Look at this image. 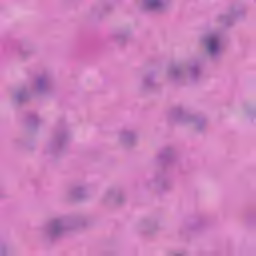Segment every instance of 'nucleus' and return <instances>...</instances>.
I'll use <instances>...</instances> for the list:
<instances>
[{
    "instance_id": "f257e3e1",
    "label": "nucleus",
    "mask_w": 256,
    "mask_h": 256,
    "mask_svg": "<svg viewBox=\"0 0 256 256\" xmlns=\"http://www.w3.org/2000/svg\"><path fill=\"white\" fill-rule=\"evenodd\" d=\"M87 225L85 216H59L52 218L40 230V236L44 241H55L61 239L67 233L77 231Z\"/></svg>"
},
{
    "instance_id": "f03ea898",
    "label": "nucleus",
    "mask_w": 256,
    "mask_h": 256,
    "mask_svg": "<svg viewBox=\"0 0 256 256\" xmlns=\"http://www.w3.org/2000/svg\"><path fill=\"white\" fill-rule=\"evenodd\" d=\"M203 71L201 65L197 62L190 64H174L168 67L167 77L172 83H184V81H192L195 83L201 79Z\"/></svg>"
},
{
    "instance_id": "7ed1b4c3",
    "label": "nucleus",
    "mask_w": 256,
    "mask_h": 256,
    "mask_svg": "<svg viewBox=\"0 0 256 256\" xmlns=\"http://www.w3.org/2000/svg\"><path fill=\"white\" fill-rule=\"evenodd\" d=\"M205 55L210 61H219L223 57V35L219 31H211L200 37Z\"/></svg>"
},
{
    "instance_id": "20e7f679",
    "label": "nucleus",
    "mask_w": 256,
    "mask_h": 256,
    "mask_svg": "<svg viewBox=\"0 0 256 256\" xmlns=\"http://www.w3.org/2000/svg\"><path fill=\"white\" fill-rule=\"evenodd\" d=\"M247 15V8L241 2H234L230 4L226 13L218 14L215 18L216 23L223 25V27H233L236 19H242Z\"/></svg>"
},
{
    "instance_id": "39448f33",
    "label": "nucleus",
    "mask_w": 256,
    "mask_h": 256,
    "mask_svg": "<svg viewBox=\"0 0 256 256\" xmlns=\"http://www.w3.org/2000/svg\"><path fill=\"white\" fill-rule=\"evenodd\" d=\"M69 143V132L65 128H56L52 134V139L45 147L46 155H60L67 149Z\"/></svg>"
},
{
    "instance_id": "423d86ee",
    "label": "nucleus",
    "mask_w": 256,
    "mask_h": 256,
    "mask_svg": "<svg viewBox=\"0 0 256 256\" xmlns=\"http://www.w3.org/2000/svg\"><path fill=\"white\" fill-rule=\"evenodd\" d=\"M171 115L175 119V121H179V123H192L197 133H204V131H207V118L188 114L181 106L175 107L172 110Z\"/></svg>"
},
{
    "instance_id": "0eeeda50",
    "label": "nucleus",
    "mask_w": 256,
    "mask_h": 256,
    "mask_svg": "<svg viewBox=\"0 0 256 256\" xmlns=\"http://www.w3.org/2000/svg\"><path fill=\"white\" fill-rule=\"evenodd\" d=\"M33 91L36 95H47L53 91V82L49 74H41L34 80Z\"/></svg>"
},
{
    "instance_id": "6e6552de",
    "label": "nucleus",
    "mask_w": 256,
    "mask_h": 256,
    "mask_svg": "<svg viewBox=\"0 0 256 256\" xmlns=\"http://www.w3.org/2000/svg\"><path fill=\"white\" fill-rule=\"evenodd\" d=\"M142 7L144 11H149L150 13H167L169 7H171V0H143Z\"/></svg>"
},
{
    "instance_id": "1a4fd4ad",
    "label": "nucleus",
    "mask_w": 256,
    "mask_h": 256,
    "mask_svg": "<svg viewBox=\"0 0 256 256\" xmlns=\"http://www.w3.org/2000/svg\"><path fill=\"white\" fill-rule=\"evenodd\" d=\"M138 231L151 237L159 231V219L155 217L145 218L138 224Z\"/></svg>"
},
{
    "instance_id": "9d476101",
    "label": "nucleus",
    "mask_w": 256,
    "mask_h": 256,
    "mask_svg": "<svg viewBox=\"0 0 256 256\" xmlns=\"http://www.w3.org/2000/svg\"><path fill=\"white\" fill-rule=\"evenodd\" d=\"M117 139L123 147H133L137 143L138 134L131 129H122L118 132Z\"/></svg>"
},
{
    "instance_id": "9b49d317",
    "label": "nucleus",
    "mask_w": 256,
    "mask_h": 256,
    "mask_svg": "<svg viewBox=\"0 0 256 256\" xmlns=\"http://www.w3.org/2000/svg\"><path fill=\"white\" fill-rule=\"evenodd\" d=\"M126 199L125 193L120 188H110L102 197L104 203H115L116 205H122Z\"/></svg>"
},
{
    "instance_id": "f8f14e48",
    "label": "nucleus",
    "mask_w": 256,
    "mask_h": 256,
    "mask_svg": "<svg viewBox=\"0 0 256 256\" xmlns=\"http://www.w3.org/2000/svg\"><path fill=\"white\" fill-rule=\"evenodd\" d=\"M175 163V149L172 147L165 148L155 159L154 165H173Z\"/></svg>"
},
{
    "instance_id": "ddd939ff",
    "label": "nucleus",
    "mask_w": 256,
    "mask_h": 256,
    "mask_svg": "<svg viewBox=\"0 0 256 256\" xmlns=\"http://www.w3.org/2000/svg\"><path fill=\"white\" fill-rule=\"evenodd\" d=\"M66 199L68 201H83V199H87V186L77 185L70 188L66 193Z\"/></svg>"
},
{
    "instance_id": "4468645a",
    "label": "nucleus",
    "mask_w": 256,
    "mask_h": 256,
    "mask_svg": "<svg viewBox=\"0 0 256 256\" xmlns=\"http://www.w3.org/2000/svg\"><path fill=\"white\" fill-rule=\"evenodd\" d=\"M13 51L20 61H27L33 55V48L27 42L15 45Z\"/></svg>"
},
{
    "instance_id": "2eb2a0df",
    "label": "nucleus",
    "mask_w": 256,
    "mask_h": 256,
    "mask_svg": "<svg viewBox=\"0 0 256 256\" xmlns=\"http://www.w3.org/2000/svg\"><path fill=\"white\" fill-rule=\"evenodd\" d=\"M154 183L157 185L158 190L161 192L171 191V189H173V182L165 173L157 174L154 178Z\"/></svg>"
},
{
    "instance_id": "dca6fc26",
    "label": "nucleus",
    "mask_w": 256,
    "mask_h": 256,
    "mask_svg": "<svg viewBox=\"0 0 256 256\" xmlns=\"http://www.w3.org/2000/svg\"><path fill=\"white\" fill-rule=\"evenodd\" d=\"M157 89V83L155 82V74H146L139 85L140 91H155Z\"/></svg>"
},
{
    "instance_id": "f3484780",
    "label": "nucleus",
    "mask_w": 256,
    "mask_h": 256,
    "mask_svg": "<svg viewBox=\"0 0 256 256\" xmlns=\"http://www.w3.org/2000/svg\"><path fill=\"white\" fill-rule=\"evenodd\" d=\"M111 37L113 41L119 43V45H124V43H127L128 39H131V30L129 28L116 30Z\"/></svg>"
},
{
    "instance_id": "a211bd4d",
    "label": "nucleus",
    "mask_w": 256,
    "mask_h": 256,
    "mask_svg": "<svg viewBox=\"0 0 256 256\" xmlns=\"http://www.w3.org/2000/svg\"><path fill=\"white\" fill-rule=\"evenodd\" d=\"M12 101L15 105H23L29 101V91L27 88H21L14 92L12 96Z\"/></svg>"
},
{
    "instance_id": "6ab92c4d",
    "label": "nucleus",
    "mask_w": 256,
    "mask_h": 256,
    "mask_svg": "<svg viewBox=\"0 0 256 256\" xmlns=\"http://www.w3.org/2000/svg\"><path fill=\"white\" fill-rule=\"evenodd\" d=\"M15 255V250L7 242L0 243V256H13Z\"/></svg>"
},
{
    "instance_id": "aec40b11",
    "label": "nucleus",
    "mask_w": 256,
    "mask_h": 256,
    "mask_svg": "<svg viewBox=\"0 0 256 256\" xmlns=\"http://www.w3.org/2000/svg\"><path fill=\"white\" fill-rule=\"evenodd\" d=\"M204 226L205 220L201 219L196 221L194 224L183 226L182 231H199V229H203Z\"/></svg>"
},
{
    "instance_id": "412c9836",
    "label": "nucleus",
    "mask_w": 256,
    "mask_h": 256,
    "mask_svg": "<svg viewBox=\"0 0 256 256\" xmlns=\"http://www.w3.org/2000/svg\"><path fill=\"white\" fill-rule=\"evenodd\" d=\"M242 111L248 119H254L256 115L255 108L251 107L249 104H245L242 108Z\"/></svg>"
},
{
    "instance_id": "4be33fe9",
    "label": "nucleus",
    "mask_w": 256,
    "mask_h": 256,
    "mask_svg": "<svg viewBox=\"0 0 256 256\" xmlns=\"http://www.w3.org/2000/svg\"><path fill=\"white\" fill-rule=\"evenodd\" d=\"M111 9H113V4H111V2H105L99 8H93L92 13H93V15H97V13H101V12H105V11H111Z\"/></svg>"
},
{
    "instance_id": "5701e85b",
    "label": "nucleus",
    "mask_w": 256,
    "mask_h": 256,
    "mask_svg": "<svg viewBox=\"0 0 256 256\" xmlns=\"http://www.w3.org/2000/svg\"><path fill=\"white\" fill-rule=\"evenodd\" d=\"M27 123L30 125V127H37L39 123H41V120L39 119V116L35 113L29 114L27 118Z\"/></svg>"
},
{
    "instance_id": "b1692460",
    "label": "nucleus",
    "mask_w": 256,
    "mask_h": 256,
    "mask_svg": "<svg viewBox=\"0 0 256 256\" xmlns=\"http://www.w3.org/2000/svg\"><path fill=\"white\" fill-rule=\"evenodd\" d=\"M171 256H187V252L182 250V251H179V252H175Z\"/></svg>"
},
{
    "instance_id": "393cba45",
    "label": "nucleus",
    "mask_w": 256,
    "mask_h": 256,
    "mask_svg": "<svg viewBox=\"0 0 256 256\" xmlns=\"http://www.w3.org/2000/svg\"><path fill=\"white\" fill-rule=\"evenodd\" d=\"M5 199V195L3 192L0 191V201H3Z\"/></svg>"
}]
</instances>
